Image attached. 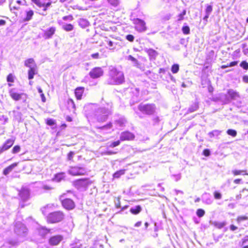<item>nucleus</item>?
<instances>
[{
  "instance_id": "10",
  "label": "nucleus",
  "mask_w": 248,
  "mask_h": 248,
  "mask_svg": "<svg viewBox=\"0 0 248 248\" xmlns=\"http://www.w3.org/2000/svg\"><path fill=\"white\" fill-rule=\"evenodd\" d=\"M31 1L35 4L38 7L41 8H44V11H46L47 8L49 7L52 2L48 0L46 3H43L41 2V0H31Z\"/></svg>"
},
{
  "instance_id": "64",
  "label": "nucleus",
  "mask_w": 248,
  "mask_h": 248,
  "mask_svg": "<svg viewBox=\"0 0 248 248\" xmlns=\"http://www.w3.org/2000/svg\"><path fill=\"white\" fill-rule=\"evenodd\" d=\"M235 198L237 200H240L242 198V195L241 194H240L239 195H236Z\"/></svg>"
},
{
  "instance_id": "34",
  "label": "nucleus",
  "mask_w": 248,
  "mask_h": 248,
  "mask_svg": "<svg viewBox=\"0 0 248 248\" xmlns=\"http://www.w3.org/2000/svg\"><path fill=\"white\" fill-rule=\"evenodd\" d=\"M62 28L66 31H70L73 30V26L72 24H68L63 25Z\"/></svg>"
},
{
  "instance_id": "18",
  "label": "nucleus",
  "mask_w": 248,
  "mask_h": 248,
  "mask_svg": "<svg viewBox=\"0 0 248 248\" xmlns=\"http://www.w3.org/2000/svg\"><path fill=\"white\" fill-rule=\"evenodd\" d=\"M50 231L49 229H47L46 227H42L39 230V234L41 236L45 237L47 234L50 233Z\"/></svg>"
},
{
  "instance_id": "9",
  "label": "nucleus",
  "mask_w": 248,
  "mask_h": 248,
  "mask_svg": "<svg viewBox=\"0 0 248 248\" xmlns=\"http://www.w3.org/2000/svg\"><path fill=\"white\" fill-rule=\"evenodd\" d=\"M62 203L63 207L67 210H71L75 206L74 202L70 199H65L62 200Z\"/></svg>"
},
{
  "instance_id": "22",
  "label": "nucleus",
  "mask_w": 248,
  "mask_h": 248,
  "mask_svg": "<svg viewBox=\"0 0 248 248\" xmlns=\"http://www.w3.org/2000/svg\"><path fill=\"white\" fill-rule=\"evenodd\" d=\"M26 2L25 0H16L14 2H13L11 5V10L13 9H18L19 7H16L15 5L13 4L15 3L17 4L18 5H23Z\"/></svg>"
},
{
  "instance_id": "37",
  "label": "nucleus",
  "mask_w": 248,
  "mask_h": 248,
  "mask_svg": "<svg viewBox=\"0 0 248 248\" xmlns=\"http://www.w3.org/2000/svg\"><path fill=\"white\" fill-rule=\"evenodd\" d=\"M186 14V10H184L178 16V21H180L184 19V16Z\"/></svg>"
},
{
  "instance_id": "61",
  "label": "nucleus",
  "mask_w": 248,
  "mask_h": 248,
  "mask_svg": "<svg viewBox=\"0 0 248 248\" xmlns=\"http://www.w3.org/2000/svg\"><path fill=\"white\" fill-rule=\"evenodd\" d=\"M141 221H138L137 222H136L135 224V227H139L141 225Z\"/></svg>"
},
{
  "instance_id": "33",
  "label": "nucleus",
  "mask_w": 248,
  "mask_h": 248,
  "mask_svg": "<svg viewBox=\"0 0 248 248\" xmlns=\"http://www.w3.org/2000/svg\"><path fill=\"white\" fill-rule=\"evenodd\" d=\"M21 150L20 146L19 145H16L14 146L12 149V153L14 154H16L20 152Z\"/></svg>"
},
{
  "instance_id": "43",
  "label": "nucleus",
  "mask_w": 248,
  "mask_h": 248,
  "mask_svg": "<svg viewBox=\"0 0 248 248\" xmlns=\"http://www.w3.org/2000/svg\"><path fill=\"white\" fill-rule=\"evenodd\" d=\"M126 39L130 42L134 41V37L132 34H128L126 36Z\"/></svg>"
},
{
  "instance_id": "19",
  "label": "nucleus",
  "mask_w": 248,
  "mask_h": 248,
  "mask_svg": "<svg viewBox=\"0 0 248 248\" xmlns=\"http://www.w3.org/2000/svg\"><path fill=\"white\" fill-rule=\"evenodd\" d=\"M34 15V11L32 10H30L26 12V16L23 19L24 21H28L32 19Z\"/></svg>"
},
{
  "instance_id": "26",
  "label": "nucleus",
  "mask_w": 248,
  "mask_h": 248,
  "mask_svg": "<svg viewBox=\"0 0 248 248\" xmlns=\"http://www.w3.org/2000/svg\"><path fill=\"white\" fill-rule=\"evenodd\" d=\"M227 93L229 97H230L232 99H234L235 97L238 96V93H236V92L233 91L232 90H229L228 91Z\"/></svg>"
},
{
  "instance_id": "6",
  "label": "nucleus",
  "mask_w": 248,
  "mask_h": 248,
  "mask_svg": "<svg viewBox=\"0 0 248 248\" xmlns=\"http://www.w3.org/2000/svg\"><path fill=\"white\" fill-rule=\"evenodd\" d=\"M15 141V138L7 140L0 147V153H2L10 149L14 145Z\"/></svg>"
},
{
  "instance_id": "24",
  "label": "nucleus",
  "mask_w": 248,
  "mask_h": 248,
  "mask_svg": "<svg viewBox=\"0 0 248 248\" xmlns=\"http://www.w3.org/2000/svg\"><path fill=\"white\" fill-rule=\"evenodd\" d=\"M232 173L233 176H237L240 175H248V173L247 172V170H232Z\"/></svg>"
},
{
  "instance_id": "5",
  "label": "nucleus",
  "mask_w": 248,
  "mask_h": 248,
  "mask_svg": "<svg viewBox=\"0 0 248 248\" xmlns=\"http://www.w3.org/2000/svg\"><path fill=\"white\" fill-rule=\"evenodd\" d=\"M103 74V71L101 67H96L92 69L89 73L90 76L93 78H97Z\"/></svg>"
},
{
  "instance_id": "49",
  "label": "nucleus",
  "mask_w": 248,
  "mask_h": 248,
  "mask_svg": "<svg viewBox=\"0 0 248 248\" xmlns=\"http://www.w3.org/2000/svg\"><path fill=\"white\" fill-rule=\"evenodd\" d=\"M238 62V61H233L231 62L230 63H229V67H232L234 66L237 65Z\"/></svg>"
},
{
  "instance_id": "15",
  "label": "nucleus",
  "mask_w": 248,
  "mask_h": 248,
  "mask_svg": "<svg viewBox=\"0 0 248 248\" xmlns=\"http://www.w3.org/2000/svg\"><path fill=\"white\" fill-rule=\"evenodd\" d=\"M104 38L105 42L108 44V46L109 47V49L110 50H114L115 48V46L117 45V43H115L110 40L107 36H105Z\"/></svg>"
},
{
  "instance_id": "16",
  "label": "nucleus",
  "mask_w": 248,
  "mask_h": 248,
  "mask_svg": "<svg viewBox=\"0 0 248 248\" xmlns=\"http://www.w3.org/2000/svg\"><path fill=\"white\" fill-rule=\"evenodd\" d=\"M91 184L92 182L88 179L85 180L78 179V186L80 187H86L88 185H91Z\"/></svg>"
},
{
  "instance_id": "17",
  "label": "nucleus",
  "mask_w": 248,
  "mask_h": 248,
  "mask_svg": "<svg viewBox=\"0 0 248 248\" xmlns=\"http://www.w3.org/2000/svg\"><path fill=\"white\" fill-rule=\"evenodd\" d=\"M64 173L63 172H60L55 175L53 178V181L56 182H60L62 180H64Z\"/></svg>"
},
{
  "instance_id": "53",
  "label": "nucleus",
  "mask_w": 248,
  "mask_h": 248,
  "mask_svg": "<svg viewBox=\"0 0 248 248\" xmlns=\"http://www.w3.org/2000/svg\"><path fill=\"white\" fill-rule=\"evenodd\" d=\"M109 2L113 5H117L118 1L117 0H108Z\"/></svg>"
},
{
  "instance_id": "29",
  "label": "nucleus",
  "mask_w": 248,
  "mask_h": 248,
  "mask_svg": "<svg viewBox=\"0 0 248 248\" xmlns=\"http://www.w3.org/2000/svg\"><path fill=\"white\" fill-rule=\"evenodd\" d=\"M69 172L72 175L75 176L78 175V168L76 167H72L69 170Z\"/></svg>"
},
{
  "instance_id": "62",
  "label": "nucleus",
  "mask_w": 248,
  "mask_h": 248,
  "mask_svg": "<svg viewBox=\"0 0 248 248\" xmlns=\"http://www.w3.org/2000/svg\"><path fill=\"white\" fill-rule=\"evenodd\" d=\"M129 58L133 62H136L137 61L136 59H135V58H134L132 56H129Z\"/></svg>"
},
{
  "instance_id": "3",
  "label": "nucleus",
  "mask_w": 248,
  "mask_h": 248,
  "mask_svg": "<svg viewBox=\"0 0 248 248\" xmlns=\"http://www.w3.org/2000/svg\"><path fill=\"white\" fill-rule=\"evenodd\" d=\"M155 105L153 104H140L138 106L139 110L142 113L151 115L155 112Z\"/></svg>"
},
{
  "instance_id": "13",
  "label": "nucleus",
  "mask_w": 248,
  "mask_h": 248,
  "mask_svg": "<svg viewBox=\"0 0 248 248\" xmlns=\"http://www.w3.org/2000/svg\"><path fill=\"white\" fill-rule=\"evenodd\" d=\"M146 52L149 56L150 60H155L158 55L157 52L152 48L147 49Z\"/></svg>"
},
{
  "instance_id": "54",
  "label": "nucleus",
  "mask_w": 248,
  "mask_h": 248,
  "mask_svg": "<svg viewBox=\"0 0 248 248\" xmlns=\"http://www.w3.org/2000/svg\"><path fill=\"white\" fill-rule=\"evenodd\" d=\"M243 80L244 82L248 83V76L245 75L243 77Z\"/></svg>"
},
{
  "instance_id": "60",
  "label": "nucleus",
  "mask_w": 248,
  "mask_h": 248,
  "mask_svg": "<svg viewBox=\"0 0 248 248\" xmlns=\"http://www.w3.org/2000/svg\"><path fill=\"white\" fill-rule=\"evenodd\" d=\"M229 67V64H225V65H222L220 66L221 69H225V68H226Z\"/></svg>"
},
{
  "instance_id": "45",
  "label": "nucleus",
  "mask_w": 248,
  "mask_h": 248,
  "mask_svg": "<svg viewBox=\"0 0 248 248\" xmlns=\"http://www.w3.org/2000/svg\"><path fill=\"white\" fill-rule=\"evenodd\" d=\"M112 123H109L103 126L98 127V128L101 129H102L103 128H110L112 127Z\"/></svg>"
},
{
  "instance_id": "52",
  "label": "nucleus",
  "mask_w": 248,
  "mask_h": 248,
  "mask_svg": "<svg viewBox=\"0 0 248 248\" xmlns=\"http://www.w3.org/2000/svg\"><path fill=\"white\" fill-rule=\"evenodd\" d=\"M93 59H98L99 57V54L98 53H95L92 54L91 55Z\"/></svg>"
},
{
  "instance_id": "12",
  "label": "nucleus",
  "mask_w": 248,
  "mask_h": 248,
  "mask_svg": "<svg viewBox=\"0 0 248 248\" xmlns=\"http://www.w3.org/2000/svg\"><path fill=\"white\" fill-rule=\"evenodd\" d=\"M11 97L15 101H18L21 98L22 93H19L14 91L13 89L9 90Z\"/></svg>"
},
{
  "instance_id": "51",
  "label": "nucleus",
  "mask_w": 248,
  "mask_h": 248,
  "mask_svg": "<svg viewBox=\"0 0 248 248\" xmlns=\"http://www.w3.org/2000/svg\"><path fill=\"white\" fill-rule=\"evenodd\" d=\"M117 203L115 204V207L117 209L120 208L121 207V202L120 199L119 198H117Z\"/></svg>"
},
{
  "instance_id": "28",
  "label": "nucleus",
  "mask_w": 248,
  "mask_h": 248,
  "mask_svg": "<svg viewBox=\"0 0 248 248\" xmlns=\"http://www.w3.org/2000/svg\"><path fill=\"white\" fill-rule=\"evenodd\" d=\"M199 108V105L197 103H195L188 108V111L190 112H194L197 110Z\"/></svg>"
},
{
  "instance_id": "23",
  "label": "nucleus",
  "mask_w": 248,
  "mask_h": 248,
  "mask_svg": "<svg viewBox=\"0 0 248 248\" xmlns=\"http://www.w3.org/2000/svg\"><path fill=\"white\" fill-rule=\"evenodd\" d=\"M36 65L34 67H30L28 71V78L29 79H32L34 75L36 74Z\"/></svg>"
},
{
  "instance_id": "11",
  "label": "nucleus",
  "mask_w": 248,
  "mask_h": 248,
  "mask_svg": "<svg viewBox=\"0 0 248 248\" xmlns=\"http://www.w3.org/2000/svg\"><path fill=\"white\" fill-rule=\"evenodd\" d=\"M56 30V28L54 27H51L47 29L44 32V37L46 39H49L51 38L52 36L54 34Z\"/></svg>"
},
{
  "instance_id": "42",
  "label": "nucleus",
  "mask_w": 248,
  "mask_h": 248,
  "mask_svg": "<svg viewBox=\"0 0 248 248\" xmlns=\"http://www.w3.org/2000/svg\"><path fill=\"white\" fill-rule=\"evenodd\" d=\"M212 10V6L211 5H207L205 9V13L206 14L210 15Z\"/></svg>"
},
{
  "instance_id": "2",
  "label": "nucleus",
  "mask_w": 248,
  "mask_h": 248,
  "mask_svg": "<svg viewBox=\"0 0 248 248\" xmlns=\"http://www.w3.org/2000/svg\"><path fill=\"white\" fill-rule=\"evenodd\" d=\"M64 215L62 212L57 211L49 213L46 217V222L49 224L60 222L63 220Z\"/></svg>"
},
{
  "instance_id": "30",
  "label": "nucleus",
  "mask_w": 248,
  "mask_h": 248,
  "mask_svg": "<svg viewBox=\"0 0 248 248\" xmlns=\"http://www.w3.org/2000/svg\"><path fill=\"white\" fill-rule=\"evenodd\" d=\"M171 72L173 74L177 73L179 70V66L178 64H174L171 66Z\"/></svg>"
},
{
  "instance_id": "63",
  "label": "nucleus",
  "mask_w": 248,
  "mask_h": 248,
  "mask_svg": "<svg viewBox=\"0 0 248 248\" xmlns=\"http://www.w3.org/2000/svg\"><path fill=\"white\" fill-rule=\"evenodd\" d=\"M165 72V69H164V68H160V69H159V73H164Z\"/></svg>"
},
{
  "instance_id": "50",
  "label": "nucleus",
  "mask_w": 248,
  "mask_h": 248,
  "mask_svg": "<svg viewBox=\"0 0 248 248\" xmlns=\"http://www.w3.org/2000/svg\"><path fill=\"white\" fill-rule=\"evenodd\" d=\"M225 225V222H221V223H219L218 224H217L216 225V226L218 228H221L222 227H223Z\"/></svg>"
},
{
  "instance_id": "32",
  "label": "nucleus",
  "mask_w": 248,
  "mask_h": 248,
  "mask_svg": "<svg viewBox=\"0 0 248 248\" xmlns=\"http://www.w3.org/2000/svg\"><path fill=\"white\" fill-rule=\"evenodd\" d=\"M227 133L233 137H236L237 135V132L234 129H229L227 131Z\"/></svg>"
},
{
  "instance_id": "35",
  "label": "nucleus",
  "mask_w": 248,
  "mask_h": 248,
  "mask_svg": "<svg viewBox=\"0 0 248 248\" xmlns=\"http://www.w3.org/2000/svg\"><path fill=\"white\" fill-rule=\"evenodd\" d=\"M214 197L216 200H220L222 198V195L220 192L218 191H215L214 192Z\"/></svg>"
},
{
  "instance_id": "48",
  "label": "nucleus",
  "mask_w": 248,
  "mask_h": 248,
  "mask_svg": "<svg viewBox=\"0 0 248 248\" xmlns=\"http://www.w3.org/2000/svg\"><path fill=\"white\" fill-rule=\"evenodd\" d=\"M63 19L65 20L72 21L73 19V16L71 15L63 17Z\"/></svg>"
},
{
  "instance_id": "44",
  "label": "nucleus",
  "mask_w": 248,
  "mask_h": 248,
  "mask_svg": "<svg viewBox=\"0 0 248 248\" xmlns=\"http://www.w3.org/2000/svg\"><path fill=\"white\" fill-rule=\"evenodd\" d=\"M7 81L8 82H13L14 81V78L12 74H9L7 77Z\"/></svg>"
},
{
  "instance_id": "58",
  "label": "nucleus",
  "mask_w": 248,
  "mask_h": 248,
  "mask_svg": "<svg viewBox=\"0 0 248 248\" xmlns=\"http://www.w3.org/2000/svg\"><path fill=\"white\" fill-rule=\"evenodd\" d=\"M6 24L5 20L3 19H0V26H3Z\"/></svg>"
},
{
  "instance_id": "39",
  "label": "nucleus",
  "mask_w": 248,
  "mask_h": 248,
  "mask_svg": "<svg viewBox=\"0 0 248 248\" xmlns=\"http://www.w3.org/2000/svg\"><path fill=\"white\" fill-rule=\"evenodd\" d=\"M24 195H26L27 198L28 199L29 198V191H27V190H25L20 191L19 192V195L23 199H24V197H23Z\"/></svg>"
},
{
  "instance_id": "47",
  "label": "nucleus",
  "mask_w": 248,
  "mask_h": 248,
  "mask_svg": "<svg viewBox=\"0 0 248 248\" xmlns=\"http://www.w3.org/2000/svg\"><path fill=\"white\" fill-rule=\"evenodd\" d=\"M203 154L205 156H208L210 155V152L209 150L208 149H204L203 151Z\"/></svg>"
},
{
  "instance_id": "21",
  "label": "nucleus",
  "mask_w": 248,
  "mask_h": 248,
  "mask_svg": "<svg viewBox=\"0 0 248 248\" xmlns=\"http://www.w3.org/2000/svg\"><path fill=\"white\" fill-rule=\"evenodd\" d=\"M125 172V170L123 169L116 171L113 174V178L114 179H118L121 177V176L124 175Z\"/></svg>"
},
{
  "instance_id": "36",
  "label": "nucleus",
  "mask_w": 248,
  "mask_h": 248,
  "mask_svg": "<svg viewBox=\"0 0 248 248\" xmlns=\"http://www.w3.org/2000/svg\"><path fill=\"white\" fill-rule=\"evenodd\" d=\"M182 30L184 34H188L190 33V29L188 26H183Z\"/></svg>"
},
{
  "instance_id": "4",
  "label": "nucleus",
  "mask_w": 248,
  "mask_h": 248,
  "mask_svg": "<svg viewBox=\"0 0 248 248\" xmlns=\"http://www.w3.org/2000/svg\"><path fill=\"white\" fill-rule=\"evenodd\" d=\"M134 24L135 25V29L139 32H143L147 30L145 22L140 19L135 18L134 19Z\"/></svg>"
},
{
  "instance_id": "31",
  "label": "nucleus",
  "mask_w": 248,
  "mask_h": 248,
  "mask_svg": "<svg viewBox=\"0 0 248 248\" xmlns=\"http://www.w3.org/2000/svg\"><path fill=\"white\" fill-rule=\"evenodd\" d=\"M196 214L199 217H202L205 215V211L202 209H198L196 211Z\"/></svg>"
},
{
  "instance_id": "27",
  "label": "nucleus",
  "mask_w": 248,
  "mask_h": 248,
  "mask_svg": "<svg viewBox=\"0 0 248 248\" xmlns=\"http://www.w3.org/2000/svg\"><path fill=\"white\" fill-rule=\"evenodd\" d=\"M247 220H248V217L247 216H238L236 219V221L238 224L240 223L241 222L243 221Z\"/></svg>"
},
{
  "instance_id": "38",
  "label": "nucleus",
  "mask_w": 248,
  "mask_h": 248,
  "mask_svg": "<svg viewBox=\"0 0 248 248\" xmlns=\"http://www.w3.org/2000/svg\"><path fill=\"white\" fill-rule=\"evenodd\" d=\"M240 66L246 70L248 69V62L245 61H242L240 63Z\"/></svg>"
},
{
  "instance_id": "1",
  "label": "nucleus",
  "mask_w": 248,
  "mask_h": 248,
  "mask_svg": "<svg viewBox=\"0 0 248 248\" xmlns=\"http://www.w3.org/2000/svg\"><path fill=\"white\" fill-rule=\"evenodd\" d=\"M124 81L123 73L116 69H112L109 74L108 83L109 84H120Z\"/></svg>"
},
{
  "instance_id": "14",
  "label": "nucleus",
  "mask_w": 248,
  "mask_h": 248,
  "mask_svg": "<svg viewBox=\"0 0 248 248\" xmlns=\"http://www.w3.org/2000/svg\"><path fill=\"white\" fill-rule=\"evenodd\" d=\"M18 165V162H15L5 168L3 170V174L4 175H7L13 169L16 167Z\"/></svg>"
},
{
  "instance_id": "46",
  "label": "nucleus",
  "mask_w": 248,
  "mask_h": 248,
  "mask_svg": "<svg viewBox=\"0 0 248 248\" xmlns=\"http://www.w3.org/2000/svg\"><path fill=\"white\" fill-rule=\"evenodd\" d=\"M84 92L83 87H78V100L81 99L82 93Z\"/></svg>"
},
{
  "instance_id": "8",
  "label": "nucleus",
  "mask_w": 248,
  "mask_h": 248,
  "mask_svg": "<svg viewBox=\"0 0 248 248\" xmlns=\"http://www.w3.org/2000/svg\"><path fill=\"white\" fill-rule=\"evenodd\" d=\"M134 135L129 131L123 132L120 136V140L121 141H129L134 140Z\"/></svg>"
},
{
  "instance_id": "57",
  "label": "nucleus",
  "mask_w": 248,
  "mask_h": 248,
  "mask_svg": "<svg viewBox=\"0 0 248 248\" xmlns=\"http://www.w3.org/2000/svg\"><path fill=\"white\" fill-rule=\"evenodd\" d=\"M230 227V229L232 231H234L237 229V227L236 226H235L232 224L231 225Z\"/></svg>"
},
{
  "instance_id": "56",
  "label": "nucleus",
  "mask_w": 248,
  "mask_h": 248,
  "mask_svg": "<svg viewBox=\"0 0 248 248\" xmlns=\"http://www.w3.org/2000/svg\"><path fill=\"white\" fill-rule=\"evenodd\" d=\"M242 179H236L234 180L233 183L235 184H239L241 182Z\"/></svg>"
},
{
  "instance_id": "55",
  "label": "nucleus",
  "mask_w": 248,
  "mask_h": 248,
  "mask_svg": "<svg viewBox=\"0 0 248 248\" xmlns=\"http://www.w3.org/2000/svg\"><path fill=\"white\" fill-rule=\"evenodd\" d=\"M40 96L41 97L42 101L43 102H45L46 101V98L45 97V94L44 93L40 94Z\"/></svg>"
},
{
  "instance_id": "7",
  "label": "nucleus",
  "mask_w": 248,
  "mask_h": 248,
  "mask_svg": "<svg viewBox=\"0 0 248 248\" xmlns=\"http://www.w3.org/2000/svg\"><path fill=\"white\" fill-rule=\"evenodd\" d=\"M63 237L61 235H55L50 237L48 240V243L51 246H57L62 241Z\"/></svg>"
},
{
  "instance_id": "20",
  "label": "nucleus",
  "mask_w": 248,
  "mask_h": 248,
  "mask_svg": "<svg viewBox=\"0 0 248 248\" xmlns=\"http://www.w3.org/2000/svg\"><path fill=\"white\" fill-rule=\"evenodd\" d=\"M141 210L142 208L141 206L138 205L134 208H131L130 209V212L133 215H138L141 212Z\"/></svg>"
},
{
  "instance_id": "40",
  "label": "nucleus",
  "mask_w": 248,
  "mask_h": 248,
  "mask_svg": "<svg viewBox=\"0 0 248 248\" xmlns=\"http://www.w3.org/2000/svg\"><path fill=\"white\" fill-rule=\"evenodd\" d=\"M46 123L47 125L50 126L56 124L55 121L52 119H46Z\"/></svg>"
},
{
  "instance_id": "59",
  "label": "nucleus",
  "mask_w": 248,
  "mask_h": 248,
  "mask_svg": "<svg viewBox=\"0 0 248 248\" xmlns=\"http://www.w3.org/2000/svg\"><path fill=\"white\" fill-rule=\"evenodd\" d=\"M209 14H206L205 16L203 17V19L205 20L206 21H207V19L209 16Z\"/></svg>"
},
{
  "instance_id": "41",
  "label": "nucleus",
  "mask_w": 248,
  "mask_h": 248,
  "mask_svg": "<svg viewBox=\"0 0 248 248\" xmlns=\"http://www.w3.org/2000/svg\"><path fill=\"white\" fill-rule=\"evenodd\" d=\"M120 140H117V141H114V142H112L110 145H109V147H111V148H114V147H115L118 145H120Z\"/></svg>"
},
{
  "instance_id": "25",
  "label": "nucleus",
  "mask_w": 248,
  "mask_h": 248,
  "mask_svg": "<svg viewBox=\"0 0 248 248\" xmlns=\"http://www.w3.org/2000/svg\"><path fill=\"white\" fill-rule=\"evenodd\" d=\"M24 64L26 67H28L29 68L31 67V64H34L35 66L36 65V64L35 63V62H34L33 59H32V58H30V59L26 60L24 62Z\"/></svg>"
}]
</instances>
